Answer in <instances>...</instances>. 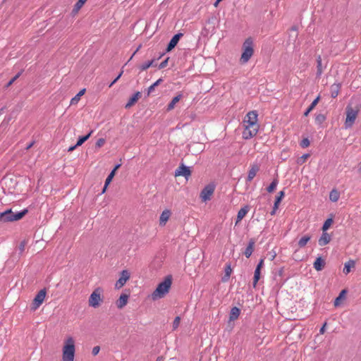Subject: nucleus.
<instances>
[{
	"mask_svg": "<svg viewBox=\"0 0 361 361\" xmlns=\"http://www.w3.org/2000/svg\"><path fill=\"white\" fill-rule=\"evenodd\" d=\"M258 114L256 111H249L243 121V138L248 140L255 136L259 130V126L257 122Z\"/></svg>",
	"mask_w": 361,
	"mask_h": 361,
	"instance_id": "1",
	"label": "nucleus"
},
{
	"mask_svg": "<svg viewBox=\"0 0 361 361\" xmlns=\"http://www.w3.org/2000/svg\"><path fill=\"white\" fill-rule=\"evenodd\" d=\"M75 355V340L73 337L67 336L62 346V361H74Z\"/></svg>",
	"mask_w": 361,
	"mask_h": 361,
	"instance_id": "2",
	"label": "nucleus"
},
{
	"mask_svg": "<svg viewBox=\"0 0 361 361\" xmlns=\"http://www.w3.org/2000/svg\"><path fill=\"white\" fill-rule=\"evenodd\" d=\"M171 284V277L170 276H166L164 281L158 284L157 288L152 293V299L156 300L164 298L169 292Z\"/></svg>",
	"mask_w": 361,
	"mask_h": 361,
	"instance_id": "3",
	"label": "nucleus"
},
{
	"mask_svg": "<svg viewBox=\"0 0 361 361\" xmlns=\"http://www.w3.org/2000/svg\"><path fill=\"white\" fill-rule=\"evenodd\" d=\"M242 54L240 58V62L245 64L248 62L254 54V42L252 37L247 38L242 46Z\"/></svg>",
	"mask_w": 361,
	"mask_h": 361,
	"instance_id": "4",
	"label": "nucleus"
},
{
	"mask_svg": "<svg viewBox=\"0 0 361 361\" xmlns=\"http://www.w3.org/2000/svg\"><path fill=\"white\" fill-rule=\"evenodd\" d=\"M104 302V289L101 287L96 288L90 294L88 299V305L93 308H98Z\"/></svg>",
	"mask_w": 361,
	"mask_h": 361,
	"instance_id": "5",
	"label": "nucleus"
},
{
	"mask_svg": "<svg viewBox=\"0 0 361 361\" xmlns=\"http://www.w3.org/2000/svg\"><path fill=\"white\" fill-rule=\"evenodd\" d=\"M27 212V209H24L20 212L13 214L11 209H8L0 213L1 221L4 222L14 221L21 219Z\"/></svg>",
	"mask_w": 361,
	"mask_h": 361,
	"instance_id": "6",
	"label": "nucleus"
},
{
	"mask_svg": "<svg viewBox=\"0 0 361 361\" xmlns=\"http://www.w3.org/2000/svg\"><path fill=\"white\" fill-rule=\"evenodd\" d=\"M358 109H354L350 105L347 106L345 109L346 118L344 124L346 129L353 126L358 115Z\"/></svg>",
	"mask_w": 361,
	"mask_h": 361,
	"instance_id": "7",
	"label": "nucleus"
},
{
	"mask_svg": "<svg viewBox=\"0 0 361 361\" xmlns=\"http://www.w3.org/2000/svg\"><path fill=\"white\" fill-rule=\"evenodd\" d=\"M47 295V290L45 288L40 290L34 298L32 305L31 310L35 311L38 309L42 304L44 302Z\"/></svg>",
	"mask_w": 361,
	"mask_h": 361,
	"instance_id": "8",
	"label": "nucleus"
},
{
	"mask_svg": "<svg viewBox=\"0 0 361 361\" xmlns=\"http://www.w3.org/2000/svg\"><path fill=\"white\" fill-rule=\"evenodd\" d=\"M215 190V185L214 184L207 185L201 191L200 197L202 202L209 200L213 195Z\"/></svg>",
	"mask_w": 361,
	"mask_h": 361,
	"instance_id": "9",
	"label": "nucleus"
},
{
	"mask_svg": "<svg viewBox=\"0 0 361 361\" xmlns=\"http://www.w3.org/2000/svg\"><path fill=\"white\" fill-rule=\"evenodd\" d=\"M130 277V274L128 270H123L121 272L120 277L118 281L115 283V288L120 289L121 288L126 282L129 280Z\"/></svg>",
	"mask_w": 361,
	"mask_h": 361,
	"instance_id": "10",
	"label": "nucleus"
},
{
	"mask_svg": "<svg viewBox=\"0 0 361 361\" xmlns=\"http://www.w3.org/2000/svg\"><path fill=\"white\" fill-rule=\"evenodd\" d=\"M191 175V171L189 169V167L185 166L184 165H181L178 168V169L176 171V176H183L185 178H188Z\"/></svg>",
	"mask_w": 361,
	"mask_h": 361,
	"instance_id": "11",
	"label": "nucleus"
},
{
	"mask_svg": "<svg viewBox=\"0 0 361 361\" xmlns=\"http://www.w3.org/2000/svg\"><path fill=\"white\" fill-rule=\"evenodd\" d=\"M182 36H183L182 33H178V34L175 35L172 37V39L170 40L168 46H167L166 51H171L176 46V44H178L180 38Z\"/></svg>",
	"mask_w": 361,
	"mask_h": 361,
	"instance_id": "12",
	"label": "nucleus"
},
{
	"mask_svg": "<svg viewBox=\"0 0 361 361\" xmlns=\"http://www.w3.org/2000/svg\"><path fill=\"white\" fill-rule=\"evenodd\" d=\"M347 290L345 289L342 290L338 296L335 299L334 305L337 307L343 304L344 300L346 299Z\"/></svg>",
	"mask_w": 361,
	"mask_h": 361,
	"instance_id": "13",
	"label": "nucleus"
},
{
	"mask_svg": "<svg viewBox=\"0 0 361 361\" xmlns=\"http://www.w3.org/2000/svg\"><path fill=\"white\" fill-rule=\"evenodd\" d=\"M171 212L169 209H165L162 212L159 217V224L161 226H165L166 222L169 221Z\"/></svg>",
	"mask_w": 361,
	"mask_h": 361,
	"instance_id": "14",
	"label": "nucleus"
},
{
	"mask_svg": "<svg viewBox=\"0 0 361 361\" xmlns=\"http://www.w3.org/2000/svg\"><path fill=\"white\" fill-rule=\"evenodd\" d=\"M129 295L127 294H121L116 301V306L118 309L123 308L128 303Z\"/></svg>",
	"mask_w": 361,
	"mask_h": 361,
	"instance_id": "15",
	"label": "nucleus"
},
{
	"mask_svg": "<svg viewBox=\"0 0 361 361\" xmlns=\"http://www.w3.org/2000/svg\"><path fill=\"white\" fill-rule=\"evenodd\" d=\"M259 170V167L257 164H252L248 171L247 180L250 182L256 176Z\"/></svg>",
	"mask_w": 361,
	"mask_h": 361,
	"instance_id": "16",
	"label": "nucleus"
},
{
	"mask_svg": "<svg viewBox=\"0 0 361 361\" xmlns=\"http://www.w3.org/2000/svg\"><path fill=\"white\" fill-rule=\"evenodd\" d=\"M141 97V93L140 92H135L128 100L127 104H126V109H129L132 106H133L138 99Z\"/></svg>",
	"mask_w": 361,
	"mask_h": 361,
	"instance_id": "17",
	"label": "nucleus"
},
{
	"mask_svg": "<svg viewBox=\"0 0 361 361\" xmlns=\"http://www.w3.org/2000/svg\"><path fill=\"white\" fill-rule=\"evenodd\" d=\"M255 241L254 239L250 240L248 245L244 252V255L247 258H249L252 255L255 248Z\"/></svg>",
	"mask_w": 361,
	"mask_h": 361,
	"instance_id": "18",
	"label": "nucleus"
},
{
	"mask_svg": "<svg viewBox=\"0 0 361 361\" xmlns=\"http://www.w3.org/2000/svg\"><path fill=\"white\" fill-rule=\"evenodd\" d=\"M331 240V236L327 233L323 231L322 236L319 238L318 240V243L320 246H324L328 244Z\"/></svg>",
	"mask_w": 361,
	"mask_h": 361,
	"instance_id": "19",
	"label": "nucleus"
},
{
	"mask_svg": "<svg viewBox=\"0 0 361 361\" xmlns=\"http://www.w3.org/2000/svg\"><path fill=\"white\" fill-rule=\"evenodd\" d=\"M313 266L317 271H321L324 268L325 261L321 257H319L314 261Z\"/></svg>",
	"mask_w": 361,
	"mask_h": 361,
	"instance_id": "20",
	"label": "nucleus"
},
{
	"mask_svg": "<svg viewBox=\"0 0 361 361\" xmlns=\"http://www.w3.org/2000/svg\"><path fill=\"white\" fill-rule=\"evenodd\" d=\"M341 87V85L340 83H334L331 86V96L333 98H336L339 92Z\"/></svg>",
	"mask_w": 361,
	"mask_h": 361,
	"instance_id": "21",
	"label": "nucleus"
},
{
	"mask_svg": "<svg viewBox=\"0 0 361 361\" xmlns=\"http://www.w3.org/2000/svg\"><path fill=\"white\" fill-rule=\"evenodd\" d=\"M181 98H182V94H178V95L174 97L173 98V99L171 100V102L169 104L166 110L168 111H170L172 109H173L175 106H176V104L180 100Z\"/></svg>",
	"mask_w": 361,
	"mask_h": 361,
	"instance_id": "22",
	"label": "nucleus"
},
{
	"mask_svg": "<svg viewBox=\"0 0 361 361\" xmlns=\"http://www.w3.org/2000/svg\"><path fill=\"white\" fill-rule=\"evenodd\" d=\"M355 266V261L349 260V261L346 262L344 264V268L343 270V273L345 275L348 274L351 271V269L354 268Z\"/></svg>",
	"mask_w": 361,
	"mask_h": 361,
	"instance_id": "23",
	"label": "nucleus"
},
{
	"mask_svg": "<svg viewBox=\"0 0 361 361\" xmlns=\"http://www.w3.org/2000/svg\"><path fill=\"white\" fill-rule=\"evenodd\" d=\"M247 212L248 207L247 206L241 208L238 212L235 224H238L245 216Z\"/></svg>",
	"mask_w": 361,
	"mask_h": 361,
	"instance_id": "24",
	"label": "nucleus"
},
{
	"mask_svg": "<svg viewBox=\"0 0 361 361\" xmlns=\"http://www.w3.org/2000/svg\"><path fill=\"white\" fill-rule=\"evenodd\" d=\"M240 310L239 308L234 307L231 310L229 319L230 321H234L237 319L240 315Z\"/></svg>",
	"mask_w": 361,
	"mask_h": 361,
	"instance_id": "25",
	"label": "nucleus"
},
{
	"mask_svg": "<svg viewBox=\"0 0 361 361\" xmlns=\"http://www.w3.org/2000/svg\"><path fill=\"white\" fill-rule=\"evenodd\" d=\"M320 99V97L318 96L316 99H314V101L312 102L310 106L307 108L306 111L304 113L305 116H307L308 114L314 109V107L318 104L319 101Z\"/></svg>",
	"mask_w": 361,
	"mask_h": 361,
	"instance_id": "26",
	"label": "nucleus"
},
{
	"mask_svg": "<svg viewBox=\"0 0 361 361\" xmlns=\"http://www.w3.org/2000/svg\"><path fill=\"white\" fill-rule=\"evenodd\" d=\"M232 272L231 264H226L225 267V274L222 278L223 282H226L229 279Z\"/></svg>",
	"mask_w": 361,
	"mask_h": 361,
	"instance_id": "27",
	"label": "nucleus"
},
{
	"mask_svg": "<svg viewBox=\"0 0 361 361\" xmlns=\"http://www.w3.org/2000/svg\"><path fill=\"white\" fill-rule=\"evenodd\" d=\"M339 197H340V193L337 190L334 189L330 192L329 199L331 202H337L339 200Z\"/></svg>",
	"mask_w": 361,
	"mask_h": 361,
	"instance_id": "28",
	"label": "nucleus"
},
{
	"mask_svg": "<svg viewBox=\"0 0 361 361\" xmlns=\"http://www.w3.org/2000/svg\"><path fill=\"white\" fill-rule=\"evenodd\" d=\"M120 164H118L115 166V168L111 171L108 177L106 178L105 183L106 187H108V185L111 182L114 176H115L116 170L120 167Z\"/></svg>",
	"mask_w": 361,
	"mask_h": 361,
	"instance_id": "29",
	"label": "nucleus"
},
{
	"mask_svg": "<svg viewBox=\"0 0 361 361\" xmlns=\"http://www.w3.org/2000/svg\"><path fill=\"white\" fill-rule=\"evenodd\" d=\"M311 236L306 235L302 236L298 241V244L300 247H304L307 243L310 240Z\"/></svg>",
	"mask_w": 361,
	"mask_h": 361,
	"instance_id": "30",
	"label": "nucleus"
},
{
	"mask_svg": "<svg viewBox=\"0 0 361 361\" xmlns=\"http://www.w3.org/2000/svg\"><path fill=\"white\" fill-rule=\"evenodd\" d=\"M323 73L322 63V57L321 56H318L317 58V74L320 76Z\"/></svg>",
	"mask_w": 361,
	"mask_h": 361,
	"instance_id": "31",
	"label": "nucleus"
},
{
	"mask_svg": "<svg viewBox=\"0 0 361 361\" xmlns=\"http://www.w3.org/2000/svg\"><path fill=\"white\" fill-rule=\"evenodd\" d=\"M92 133V130H91L87 135L80 137L77 141L76 146H81L86 140L89 139Z\"/></svg>",
	"mask_w": 361,
	"mask_h": 361,
	"instance_id": "32",
	"label": "nucleus"
},
{
	"mask_svg": "<svg viewBox=\"0 0 361 361\" xmlns=\"http://www.w3.org/2000/svg\"><path fill=\"white\" fill-rule=\"evenodd\" d=\"M261 270L255 269L253 277V287H256L259 279H260Z\"/></svg>",
	"mask_w": 361,
	"mask_h": 361,
	"instance_id": "33",
	"label": "nucleus"
},
{
	"mask_svg": "<svg viewBox=\"0 0 361 361\" xmlns=\"http://www.w3.org/2000/svg\"><path fill=\"white\" fill-rule=\"evenodd\" d=\"M162 81H163L162 79L159 78L155 82H154L152 85H150L147 90V94L149 95V94L154 91V88L157 86H158Z\"/></svg>",
	"mask_w": 361,
	"mask_h": 361,
	"instance_id": "34",
	"label": "nucleus"
},
{
	"mask_svg": "<svg viewBox=\"0 0 361 361\" xmlns=\"http://www.w3.org/2000/svg\"><path fill=\"white\" fill-rule=\"evenodd\" d=\"M278 180L274 179L271 184L269 185V187L267 188V191L269 192H272L274 190H275L277 185H278Z\"/></svg>",
	"mask_w": 361,
	"mask_h": 361,
	"instance_id": "35",
	"label": "nucleus"
},
{
	"mask_svg": "<svg viewBox=\"0 0 361 361\" xmlns=\"http://www.w3.org/2000/svg\"><path fill=\"white\" fill-rule=\"evenodd\" d=\"M332 223H333L332 219L330 218V219H326L322 226V231L324 232L326 230H328L329 228L331 226Z\"/></svg>",
	"mask_w": 361,
	"mask_h": 361,
	"instance_id": "36",
	"label": "nucleus"
},
{
	"mask_svg": "<svg viewBox=\"0 0 361 361\" xmlns=\"http://www.w3.org/2000/svg\"><path fill=\"white\" fill-rule=\"evenodd\" d=\"M326 120V117L324 114H319L315 117V122L318 124H322Z\"/></svg>",
	"mask_w": 361,
	"mask_h": 361,
	"instance_id": "37",
	"label": "nucleus"
},
{
	"mask_svg": "<svg viewBox=\"0 0 361 361\" xmlns=\"http://www.w3.org/2000/svg\"><path fill=\"white\" fill-rule=\"evenodd\" d=\"M153 62L154 60H152L150 61L142 63L140 67V70L142 71L147 70L148 68L153 65Z\"/></svg>",
	"mask_w": 361,
	"mask_h": 361,
	"instance_id": "38",
	"label": "nucleus"
},
{
	"mask_svg": "<svg viewBox=\"0 0 361 361\" xmlns=\"http://www.w3.org/2000/svg\"><path fill=\"white\" fill-rule=\"evenodd\" d=\"M85 4L84 2H82L80 0H78V2L75 4L73 11L77 13L78 11L82 7V6Z\"/></svg>",
	"mask_w": 361,
	"mask_h": 361,
	"instance_id": "39",
	"label": "nucleus"
},
{
	"mask_svg": "<svg viewBox=\"0 0 361 361\" xmlns=\"http://www.w3.org/2000/svg\"><path fill=\"white\" fill-rule=\"evenodd\" d=\"M180 322V317L178 316L174 319L173 322V330H176L179 326Z\"/></svg>",
	"mask_w": 361,
	"mask_h": 361,
	"instance_id": "40",
	"label": "nucleus"
},
{
	"mask_svg": "<svg viewBox=\"0 0 361 361\" xmlns=\"http://www.w3.org/2000/svg\"><path fill=\"white\" fill-rule=\"evenodd\" d=\"M105 142H106V140L104 138H99L96 142L95 147L97 148H100L105 144Z\"/></svg>",
	"mask_w": 361,
	"mask_h": 361,
	"instance_id": "41",
	"label": "nucleus"
},
{
	"mask_svg": "<svg viewBox=\"0 0 361 361\" xmlns=\"http://www.w3.org/2000/svg\"><path fill=\"white\" fill-rule=\"evenodd\" d=\"M26 245H27L26 240H23L20 243L18 249H19L20 253H23L24 252Z\"/></svg>",
	"mask_w": 361,
	"mask_h": 361,
	"instance_id": "42",
	"label": "nucleus"
},
{
	"mask_svg": "<svg viewBox=\"0 0 361 361\" xmlns=\"http://www.w3.org/2000/svg\"><path fill=\"white\" fill-rule=\"evenodd\" d=\"M80 100V97L76 94L74 97H73L71 100L70 104L71 105H75L77 104L79 101Z\"/></svg>",
	"mask_w": 361,
	"mask_h": 361,
	"instance_id": "43",
	"label": "nucleus"
},
{
	"mask_svg": "<svg viewBox=\"0 0 361 361\" xmlns=\"http://www.w3.org/2000/svg\"><path fill=\"white\" fill-rule=\"evenodd\" d=\"M309 145H310V140L307 138H304L300 142V146L302 148H306V147H309Z\"/></svg>",
	"mask_w": 361,
	"mask_h": 361,
	"instance_id": "44",
	"label": "nucleus"
},
{
	"mask_svg": "<svg viewBox=\"0 0 361 361\" xmlns=\"http://www.w3.org/2000/svg\"><path fill=\"white\" fill-rule=\"evenodd\" d=\"M284 195H285L284 191H280L278 193V195L276 197V200L275 201L280 203L281 201L282 200V199L283 198Z\"/></svg>",
	"mask_w": 361,
	"mask_h": 361,
	"instance_id": "45",
	"label": "nucleus"
},
{
	"mask_svg": "<svg viewBox=\"0 0 361 361\" xmlns=\"http://www.w3.org/2000/svg\"><path fill=\"white\" fill-rule=\"evenodd\" d=\"M310 157V154H303L299 159L298 161V163H304L307 159V158Z\"/></svg>",
	"mask_w": 361,
	"mask_h": 361,
	"instance_id": "46",
	"label": "nucleus"
},
{
	"mask_svg": "<svg viewBox=\"0 0 361 361\" xmlns=\"http://www.w3.org/2000/svg\"><path fill=\"white\" fill-rule=\"evenodd\" d=\"M99 350H100L99 346H94L92 348V353L93 355H97L99 353Z\"/></svg>",
	"mask_w": 361,
	"mask_h": 361,
	"instance_id": "47",
	"label": "nucleus"
},
{
	"mask_svg": "<svg viewBox=\"0 0 361 361\" xmlns=\"http://www.w3.org/2000/svg\"><path fill=\"white\" fill-rule=\"evenodd\" d=\"M264 259L262 258L259 260L258 264L257 265V267L256 269H262V268L264 266Z\"/></svg>",
	"mask_w": 361,
	"mask_h": 361,
	"instance_id": "48",
	"label": "nucleus"
},
{
	"mask_svg": "<svg viewBox=\"0 0 361 361\" xmlns=\"http://www.w3.org/2000/svg\"><path fill=\"white\" fill-rule=\"evenodd\" d=\"M123 71H121L119 75L115 78L114 79V81L109 85V87H112L113 85L117 82V80L121 77L122 74H123Z\"/></svg>",
	"mask_w": 361,
	"mask_h": 361,
	"instance_id": "49",
	"label": "nucleus"
},
{
	"mask_svg": "<svg viewBox=\"0 0 361 361\" xmlns=\"http://www.w3.org/2000/svg\"><path fill=\"white\" fill-rule=\"evenodd\" d=\"M19 75H20V74L18 73V74H17L15 77H13V78L9 81V82L8 83V85H7V86L8 87V86L11 85L14 82V81H15V80H16L19 77Z\"/></svg>",
	"mask_w": 361,
	"mask_h": 361,
	"instance_id": "50",
	"label": "nucleus"
},
{
	"mask_svg": "<svg viewBox=\"0 0 361 361\" xmlns=\"http://www.w3.org/2000/svg\"><path fill=\"white\" fill-rule=\"evenodd\" d=\"M168 63V59H166L165 61H162L160 64H159V68L161 69V68H164V67H166V64Z\"/></svg>",
	"mask_w": 361,
	"mask_h": 361,
	"instance_id": "51",
	"label": "nucleus"
},
{
	"mask_svg": "<svg viewBox=\"0 0 361 361\" xmlns=\"http://www.w3.org/2000/svg\"><path fill=\"white\" fill-rule=\"evenodd\" d=\"M326 323H324V324L322 326V328L320 329L319 330V333L321 334H324V332H325V330H326Z\"/></svg>",
	"mask_w": 361,
	"mask_h": 361,
	"instance_id": "52",
	"label": "nucleus"
},
{
	"mask_svg": "<svg viewBox=\"0 0 361 361\" xmlns=\"http://www.w3.org/2000/svg\"><path fill=\"white\" fill-rule=\"evenodd\" d=\"M85 91L86 90L85 88L82 89L81 90H80V92L77 94L78 96H79L80 97H81L85 93Z\"/></svg>",
	"mask_w": 361,
	"mask_h": 361,
	"instance_id": "53",
	"label": "nucleus"
},
{
	"mask_svg": "<svg viewBox=\"0 0 361 361\" xmlns=\"http://www.w3.org/2000/svg\"><path fill=\"white\" fill-rule=\"evenodd\" d=\"M279 204H280L279 202H277L275 201L274 205V207H273L274 209V210H277L278 209Z\"/></svg>",
	"mask_w": 361,
	"mask_h": 361,
	"instance_id": "54",
	"label": "nucleus"
},
{
	"mask_svg": "<svg viewBox=\"0 0 361 361\" xmlns=\"http://www.w3.org/2000/svg\"><path fill=\"white\" fill-rule=\"evenodd\" d=\"M77 147H78V146H76V145H74V146H71V147H70L68 148V152H73V150H74Z\"/></svg>",
	"mask_w": 361,
	"mask_h": 361,
	"instance_id": "55",
	"label": "nucleus"
},
{
	"mask_svg": "<svg viewBox=\"0 0 361 361\" xmlns=\"http://www.w3.org/2000/svg\"><path fill=\"white\" fill-rule=\"evenodd\" d=\"M221 1H222V0H216V1H215V3L214 4V6L215 7H217V6H218V5H219V4Z\"/></svg>",
	"mask_w": 361,
	"mask_h": 361,
	"instance_id": "56",
	"label": "nucleus"
},
{
	"mask_svg": "<svg viewBox=\"0 0 361 361\" xmlns=\"http://www.w3.org/2000/svg\"><path fill=\"white\" fill-rule=\"evenodd\" d=\"M357 171H358L359 174L361 176V164L359 165Z\"/></svg>",
	"mask_w": 361,
	"mask_h": 361,
	"instance_id": "57",
	"label": "nucleus"
},
{
	"mask_svg": "<svg viewBox=\"0 0 361 361\" xmlns=\"http://www.w3.org/2000/svg\"><path fill=\"white\" fill-rule=\"evenodd\" d=\"M276 210H274V209L273 208L272 211L271 212V215H274L276 214Z\"/></svg>",
	"mask_w": 361,
	"mask_h": 361,
	"instance_id": "58",
	"label": "nucleus"
},
{
	"mask_svg": "<svg viewBox=\"0 0 361 361\" xmlns=\"http://www.w3.org/2000/svg\"><path fill=\"white\" fill-rule=\"evenodd\" d=\"M106 188H107V187H106V183H105L104 184V187L103 190H102L103 193L106 191Z\"/></svg>",
	"mask_w": 361,
	"mask_h": 361,
	"instance_id": "59",
	"label": "nucleus"
}]
</instances>
